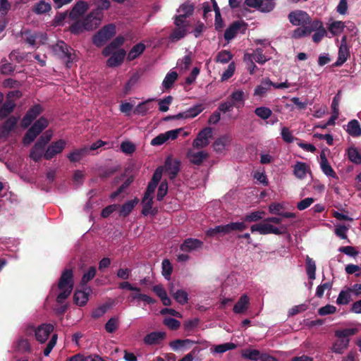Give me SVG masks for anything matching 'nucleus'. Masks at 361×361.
Returning <instances> with one entry per match:
<instances>
[{
  "label": "nucleus",
  "mask_w": 361,
  "mask_h": 361,
  "mask_svg": "<svg viewBox=\"0 0 361 361\" xmlns=\"http://www.w3.org/2000/svg\"><path fill=\"white\" fill-rule=\"evenodd\" d=\"M73 288V271L72 269H66L61 272L58 283L52 286L51 291L54 292L56 289L61 290L56 296V301L59 304H62L69 298Z\"/></svg>",
  "instance_id": "obj_1"
},
{
  "label": "nucleus",
  "mask_w": 361,
  "mask_h": 361,
  "mask_svg": "<svg viewBox=\"0 0 361 361\" xmlns=\"http://www.w3.org/2000/svg\"><path fill=\"white\" fill-rule=\"evenodd\" d=\"M357 331L355 328L336 330L335 335L337 337V340L333 344L332 351L336 354H343L344 350L349 346L350 336L356 334Z\"/></svg>",
  "instance_id": "obj_2"
},
{
  "label": "nucleus",
  "mask_w": 361,
  "mask_h": 361,
  "mask_svg": "<svg viewBox=\"0 0 361 361\" xmlns=\"http://www.w3.org/2000/svg\"><path fill=\"white\" fill-rule=\"evenodd\" d=\"M116 35V27L113 23L107 24L94 35L92 37L93 44L101 47L105 44L108 39Z\"/></svg>",
  "instance_id": "obj_3"
},
{
  "label": "nucleus",
  "mask_w": 361,
  "mask_h": 361,
  "mask_svg": "<svg viewBox=\"0 0 361 361\" xmlns=\"http://www.w3.org/2000/svg\"><path fill=\"white\" fill-rule=\"evenodd\" d=\"M251 233L258 232L262 235L274 233L276 235L284 234L287 233V227L284 225L277 228L269 224H256L251 226Z\"/></svg>",
  "instance_id": "obj_4"
},
{
  "label": "nucleus",
  "mask_w": 361,
  "mask_h": 361,
  "mask_svg": "<svg viewBox=\"0 0 361 361\" xmlns=\"http://www.w3.org/2000/svg\"><path fill=\"white\" fill-rule=\"evenodd\" d=\"M53 51L59 57L66 60V66L69 67L70 63L73 61L72 53L73 49L64 42L60 41L53 46Z\"/></svg>",
  "instance_id": "obj_5"
},
{
  "label": "nucleus",
  "mask_w": 361,
  "mask_h": 361,
  "mask_svg": "<svg viewBox=\"0 0 361 361\" xmlns=\"http://www.w3.org/2000/svg\"><path fill=\"white\" fill-rule=\"evenodd\" d=\"M94 17L92 14L87 15L84 20H76L70 25L69 30L73 35H80L85 30H93L94 25L92 23Z\"/></svg>",
  "instance_id": "obj_6"
},
{
  "label": "nucleus",
  "mask_w": 361,
  "mask_h": 361,
  "mask_svg": "<svg viewBox=\"0 0 361 361\" xmlns=\"http://www.w3.org/2000/svg\"><path fill=\"white\" fill-rule=\"evenodd\" d=\"M43 109L41 104H34L27 110V111L25 113V115L21 119V127L23 129H27V128L31 125V123L36 119V118L40 115Z\"/></svg>",
  "instance_id": "obj_7"
},
{
  "label": "nucleus",
  "mask_w": 361,
  "mask_h": 361,
  "mask_svg": "<svg viewBox=\"0 0 361 361\" xmlns=\"http://www.w3.org/2000/svg\"><path fill=\"white\" fill-rule=\"evenodd\" d=\"M67 145V142L63 139H60L56 141H54L47 148L44 154V159L46 160H51L54 157L61 154Z\"/></svg>",
  "instance_id": "obj_8"
},
{
  "label": "nucleus",
  "mask_w": 361,
  "mask_h": 361,
  "mask_svg": "<svg viewBox=\"0 0 361 361\" xmlns=\"http://www.w3.org/2000/svg\"><path fill=\"white\" fill-rule=\"evenodd\" d=\"M288 17L290 23L294 25H307L310 23V15L302 10L290 11Z\"/></svg>",
  "instance_id": "obj_9"
},
{
  "label": "nucleus",
  "mask_w": 361,
  "mask_h": 361,
  "mask_svg": "<svg viewBox=\"0 0 361 361\" xmlns=\"http://www.w3.org/2000/svg\"><path fill=\"white\" fill-rule=\"evenodd\" d=\"M212 137V129L211 127H205L197 133V137L192 141V146L200 149L209 145V139Z\"/></svg>",
  "instance_id": "obj_10"
},
{
  "label": "nucleus",
  "mask_w": 361,
  "mask_h": 361,
  "mask_svg": "<svg viewBox=\"0 0 361 361\" xmlns=\"http://www.w3.org/2000/svg\"><path fill=\"white\" fill-rule=\"evenodd\" d=\"M180 161L178 159H173L168 157L165 160L164 169L170 180H173L180 173Z\"/></svg>",
  "instance_id": "obj_11"
},
{
  "label": "nucleus",
  "mask_w": 361,
  "mask_h": 361,
  "mask_svg": "<svg viewBox=\"0 0 361 361\" xmlns=\"http://www.w3.org/2000/svg\"><path fill=\"white\" fill-rule=\"evenodd\" d=\"M81 290L75 291L73 301L77 305L84 306L87 303L89 295L92 290L90 286H81Z\"/></svg>",
  "instance_id": "obj_12"
},
{
  "label": "nucleus",
  "mask_w": 361,
  "mask_h": 361,
  "mask_svg": "<svg viewBox=\"0 0 361 361\" xmlns=\"http://www.w3.org/2000/svg\"><path fill=\"white\" fill-rule=\"evenodd\" d=\"M18 122V118L14 116H11L5 120L0 126V137L7 138Z\"/></svg>",
  "instance_id": "obj_13"
},
{
  "label": "nucleus",
  "mask_w": 361,
  "mask_h": 361,
  "mask_svg": "<svg viewBox=\"0 0 361 361\" xmlns=\"http://www.w3.org/2000/svg\"><path fill=\"white\" fill-rule=\"evenodd\" d=\"M54 326L51 324H42L35 330V338L40 343L47 341L49 336L54 331Z\"/></svg>",
  "instance_id": "obj_14"
},
{
  "label": "nucleus",
  "mask_w": 361,
  "mask_h": 361,
  "mask_svg": "<svg viewBox=\"0 0 361 361\" xmlns=\"http://www.w3.org/2000/svg\"><path fill=\"white\" fill-rule=\"evenodd\" d=\"M87 10L88 3L84 1H79L69 13L68 18L71 20H76V19L84 15Z\"/></svg>",
  "instance_id": "obj_15"
},
{
  "label": "nucleus",
  "mask_w": 361,
  "mask_h": 361,
  "mask_svg": "<svg viewBox=\"0 0 361 361\" xmlns=\"http://www.w3.org/2000/svg\"><path fill=\"white\" fill-rule=\"evenodd\" d=\"M204 243L195 238H187L180 246V249L182 252H191L192 250H199L202 247Z\"/></svg>",
  "instance_id": "obj_16"
},
{
  "label": "nucleus",
  "mask_w": 361,
  "mask_h": 361,
  "mask_svg": "<svg viewBox=\"0 0 361 361\" xmlns=\"http://www.w3.org/2000/svg\"><path fill=\"white\" fill-rule=\"evenodd\" d=\"M233 108L240 109L243 107L245 104V93L242 90H235L228 97Z\"/></svg>",
  "instance_id": "obj_17"
},
{
  "label": "nucleus",
  "mask_w": 361,
  "mask_h": 361,
  "mask_svg": "<svg viewBox=\"0 0 361 361\" xmlns=\"http://www.w3.org/2000/svg\"><path fill=\"white\" fill-rule=\"evenodd\" d=\"M126 51L123 49H120L118 51H115L112 55L107 60V66L109 67H117L122 64L125 57Z\"/></svg>",
  "instance_id": "obj_18"
},
{
  "label": "nucleus",
  "mask_w": 361,
  "mask_h": 361,
  "mask_svg": "<svg viewBox=\"0 0 361 361\" xmlns=\"http://www.w3.org/2000/svg\"><path fill=\"white\" fill-rule=\"evenodd\" d=\"M244 24V22L240 21H235L232 23L224 31L225 39L227 42H230V40L233 39Z\"/></svg>",
  "instance_id": "obj_19"
},
{
  "label": "nucleus",
  "mask_w": 361,
  "mask_h": 361,
  "mask_svg": "<svg viewBox=\"0 0 361 361\" xmlns=\"http://www.w3.org/2000/svg\"><path fill=\"white\" fill-rule=\"evenodd\" d=\"M165 337V332L154 331L145 335L143 341L145 344L155 345L160 343L161 341L164 340Z\"/></svg>",
  "instance_id": "obj_20"
},
{
  "label": "nucleus",
  "mask_w": 361,
  "mask_h": 361,
  "mask_svg": "<svg viewBox=\"0 0 361 361\" xmlns=\"http://www.w3.org/2000/svg\"><path fill=\"white\" fill-rule=\"evenodd\" d=\"M44 147L42 146V144L35 142L33 147L31 148L30 152V158L32 159L35 162H39L42 160V158H44V154L45 152Z\"/></svg>",
  "instance_id": "obj_21"
},
{
  "label": "nucleus",
  "mask_w": 361,
  "mask_h": 361,
  "mask_svg": "<svg viewBox=\"0 0 361 361\" xmlns=\"http://www.w3.org/2000/svg\"><path fill=\"white\" fill-rule=\"evenodd\" d=\"M154 99H149L138 104L133 109V112L135 115L145 116L148 111L153 109L152 102Z\"/></svg>",
  "instance_id": "obj_22"
},
{
  "label": "nucleus",
  "mask_w": 361,
  "mask_h": 361,
  "mask_svg": "<svg viewBox=\"0 0 361 361\" xmlns=\"http://www.w3.org/2000/svg\"><path fill=\"white\" fill-rule=\"evenodd\" d=\"M350 55L349 48L347 44H341L338 53V59L334 63V66L338 67L343 66Z\"/></svg>",
  "instance_id": "obj_23"
},
{
  "label": "nucleus",
  "mask_w": 361,
  "mask_h": 361,
  "mask_svg": "<svg viewBox=\"0 0 361 361\" xmlns=\"http://www.w3.org/2000/svg\"><path fill=\"white\" fill-rule=\"evenodd\" d=\"M187 157L192 164L200 166L204 159L208 158L209 154L204 151L193 152L190 150L187 153Z\"/></svg>",
  "instance_id": "obj_24"
},
{
  "label": "nucleus",
  "mask_w": 361,
  "mask_h": 361,
  "mask_svg": "<svg viewBox=\"0 0 361 361\" xmlns=\"http://www.w3.org/2000/svg\"><path fill=\"white\" fill-rule=\"evenodd\" d=\"M250 304V298L246 295H242L235 304L233 311L237 314L244 313L247 310L248 305Z\"/></svg>",
  "instance_id": "obj_25"
},
{
  "label": "nucleus",
  "mask_w": 361,
  "mask_h": 361,
  "mask_svg": "<svg viewBox=\"0 0 361 361\" xmlns=\"http://www.w3.org/2000/svg\"><path fill=\"white\" fill-rule=\"evenodd\" d=\"M145 49L146 45L142 42L133 45L127 54V60L133 61L138 58L139 56L145 51Z\"/></svg>",
  "instance_id": "obj_26"
},
{
  "label": "nucleus",
  "mask_w": 361,
  "mask_h": 361,
  "mask_svg": "<svg viewBox=\"0 0 361 361\" xmlns=\"http://www.w3.org/2000/svg\"><path fill=\"white\" fill-rule=\"evenodd\" d=\"M321 158V168L324 173L325 175L332 177V178H338L336 173L329 164L328 159L326 157V155L324 152L320 154Z\"/></svg>",
  "instance_id": "obj_27"
},
{
  "label": "nucleus",
  "mask_w": 361,
  "mask_h": 361,
  "mask_svg": "<svg viewBox=\"0 0 361 361\" xmlns=\"http://www.w3.org/2000/svg\"><path fill=\"white\" fill-rule=\"evenodd\" d=\"M346 131L353 137H360L361 126L358 121L355 118L350 120L347 125Z\"/></svg>",
  "instance_id": "obj_28"
},
{
  "label": "nucleus",
  "mask_w": 361,
  "mask_h": 361,
  "mask_svg": "<svg viewBox=\"0 0 361 361\" xmlns=\"http://www.w3.org/2000/svg\"><path fill=\"white\" fill-rule=\"evenodd\" d=\"M16 107V104L13 100H6L0 108V119L8 117L14 111Z\"/></svg>",
  "instance_id": "obj_29"
},
{
  "label": "nucleus",
  "mask_w": 361,
  "mask_h": 361,
  "mask_svg": "<svg viewBox=\"0 0 361 361\" xmlns=\"http://www.w3.org/2000/svg\"><path fill=\"white\" fill-rule=\"evenodd\" d=\"M87 147H84L70 152L69 154H68L67 157L71 162H79L81 161L84 156L87 154Z\"/></svg>",
  "instance_id": "obj_30"
},
{
  "label": "nucleus",
  "mask_w": 361,
  "mask_h": 361,
  "mask_svg": "<svg viewBox=\"0 0 361 361\" xmlns=\"http://www.w3.org/2000/svg\"><path fill=\"white\" fill-rule=\"evenodd\" d=\"M305 270L310 279H316L317 264L314 260L310 258L309 255H307L305 259Z\"/></svg>",
  "instance_id": "obj_31"
},
{
  "label": "nucleus",
  "mask_w": 361,
  "mask_h": 361,
  "mask_svg": "<svg viewBox=\"0 0 361 361\" xmlns=\"http://www.w3.org/2000/svg\"><path fill=\"white\" fill-rule=\"evenodd\" d=\"M139 200L137 198H135L133 200L128 201L120 207L119 215L122 217H127L128 215L134 209V207L138 203Z\"/></svg>",
  "instance_id": "obj_32"
},
{
  "label": "nucleus",
  "mask_w": 361,
  "mask_h": 361,
  "mask_svg": "<svg viewBox=\"0 0 361 361\" xmlns=\"http://www.w3.org/2000/svg\"><path fill=\"white\" fill-rule=\"evenodd\" d=\"M247 228V226L245 224L244 220L240 221H231V223L226 224V234H229L233 231L242 232Z\"/></svg>",
  "instance_id": "obj_33"
},
{
  "label": "nucleus",
  "mask_w": 361,
  "mask_h": 361,
  "mask_svg": "<svg viewBox=\"0 0 361 361\" xmlns=\"http://www.w3.org/2000/svg\"><path fill=\"white\" fill-rule=\"evenodd\" d=\"M51 9V4L44 0H41L39 2L35 4L32 8L34 13L37 15H42L47 13Z\"/></svg>",
  "instance_id": "obj_34"
},
{
  "label": "nucleus",
  "mask_w": 361,
  "mask_h": 361,
  "mask_svg": "<svg viewBox=\"0 0 361 361\" xmlns=\"http://www.w3.org/2000/svg\"><path fill=\"white\" fill-rule=\"evenodd\" d=\"M195 343V341L190 339H177L169 343V346L173 350H177L182 348H190Z\"/></svg>",
  "instance_id": "obj_35"
},
{
  "label": "nucleus",
  "mask_w": 361,
  "mask_h": 361,
  "mask_svg": "<svg viewBox=\"0 0 361 361\" xmlns=\"http://www.w3.org/2000/svg\"><path fill=\"white\" fill-rule=\"evenodd\" d=\"M308 170V166L302 161H297L293 167V174L299 178H304Z\"/></svg>",
  "instance_id": "obj_36"
},
{
  "label": "nucleus",
  "mask_w": 361,
  "mask_h": 361,
  "mask_svg": "<svg viewBox=\"0 0 361 361\" xmlns=\"http://www.w3.org/2000/svg\"><path fill=\"white\" fill-rule=\"evenodd\" d=\"M264 216V212L263 211H255L251 213H248L244 215L243 217L241 218L242 220L245 221V224L246 222H257L262 219Z\"/></svg>",
  "instance_id": "obj_37"
},
{
  "label": "nucleus",
  "mask_w": 361,
  "mask_h": 361,
  "mask_svg": "<svg viewBox=\"0 0 361 361\" xmlns=\"http://www.w3.org/2000/svg\"><path fill=\"white\" fill-rule=\"evenodd\" d=\"M218 234L219 235H226V225H219L216 226L213 228H209L207 231H205V235L207 238H214Z\"/></svg>",
  "instance_id": "obj_38"
},
{
  "label": "nucleus",
  "mask_w": 361,
  "mask_h": 361,
  "mask_svg": "<svg viewBox=\"0 0 361 361\" xmlns=\"http://www.w3.org/2000/svg\"><path fill=\"white\" fill-rule=\"evenodd\" d=\"M186 27H176L172 30L171 35H169V39L172 42H178L180 39L183 38L186 35Z\"/></svg>",
  "instance_id": "obj_39"
},
{
  "label": "nucleus",
  "mask_w": 361,
  "mask_h": 361,
  "mask_svg": "<svg viewBox=\"0 0 361 361\" xmlns=\"http://www.w3.org/2000/svg\"><path fill=\"white\" fill-rule=\"evenodd\" d=\"M49 126L48 119L41 116L39 118L37 119L36 121L33 123L32 127L34 128V130L38 134V136L40 133L47 128Z\"/></svg>",
  "instance_id": "obj_40"
},
{
  "label": "nucleus",
  "mask_w": 361,
  "mask_h": 361,
  "mask_svg": "<svg viewBox=\"0 0 361 361\" xmlns=\"http://www.w3.org/2000/svg\"><path fill=\"white\" fill-rule=\"evenodd\" d=\"M97 269L94 267L89 268L87 271L85 272L80 279V286H88L87 283L93 279L96 275Z\"/></svg>",
  "instance_id": "obj_41"
},
{
  "label": "nucleus",
  "mask_w": 361,
  "mask_h": 361,
  "mask_svg": "<svg viewBox=\"0 0 361 361\" xmlns=\"http://www.w3.org/2000/svg\"><path fill=\"white\" fill-rule=\"evenodd\" d=\"M352 289L348 288L346 290H341L336 299V304L338 305H348L351 300L350 293Z\"/></svg>",
  "instance_id": "obj_42"
},
{
  "label": "nucleus",
  "mask_w": 361,
  "mask_h": 361,
  "mask_svg": "<svg viewBox=\"0 0 361 361\" xmlns=\"http://www.w3.org/2000/svg\"><path fill=\"white\" fill-rule=\"evenodd\" d=\"M347 154L350 161L355 164H361V154L355 147H349L347 149Z\"/></svg>",
  "instance_id": "obj_43"
},
{
  "label": "nucleus",
  "mask_w": 361,
  "mask_h": 361,
  "mask_svg": "<svg viewBox=\"0 0 361 361\" xmlns=\"http://www.w3.org/2000/svg\"><path fill=\"white\" fill-rule=\"evenodd\" d=\"M21 36L25 43L31 46L35 45V40L37 38L35 32H32L29 30H25L21 31Z\"/></svg>",
  "instance_id": "obj_44"
},
{
  "label": "nucleus",
  "mask_w": 361,
  "mask_h": 361,
  "mask_svg": "<svg viewBox=\"0 0 361 361\" xmlns=\"http://www.w3.org/2000/svg\"><path fill=\"white\" fill-rule=\"evenodd\" d=\"M194 11V6L192 3L185 2L180 6L178 12L182 15H185V18L192 15Z\"/></svg>",
  "instance_id": "obj_45"
},
{
  "label": "nucleus",
  "mask_w": 361,
  "mask_h": 361,
  "mask_svg": "<svg viewBox=\"0 0 361 361\" xmlns=\"http://www.w3.org/2000/svg\"><path fill=\"white\" fill-rule=\"evenodd\" d=\"M251 56V58L257 61L259 64H264L267 61V57L264 54V51L261 48L255 49L252 54H247Z\"/></svg>",
  "instance_id": "obj_46"
},
{
  "label": "nucleus",
  "mask_w": 361,
  "mask_h": 361,
  "mask_svg": "<svg viewBox=\"0 0 361 361\" xmlns=\"http://www.w3.org/2000/svg\"><path fill=\"white\" fill-rule=\"evenodd\" d=\"M38 136V134L34 130L32 126L30 128L26 131L23 137V143L24 145H29L33 142L35 138Z\"/></svg>",
  "instance_id": "obj_47"
},
{
  "label": "nucleus",
  "mask_w": 361,
  "mask_h": 361,
  "mask_svg": "<svg viewBox=\"0 0 361 361\" xmlns=\"http://www.w3.org/2000/svg\"><path fill=\"white\" fill-rule=\"evenodd\" d=\"M178 73L176 72H170L168 73L165 75V79L164 80L162 85L165 89H170L171 88L173 83L177 80L178 78Z\"/></svg>",
  "instance_id": "obj_48"
},
{
  "label": "nucleus",
  "mask_w": 361,
  "mask_h": 361,
  "mask_svg": "<svg viewBox=\"0 0 361 361\" xmlns=\"http://www.w3.org/2000/svg\"><path fill=\"white\" fill-rule=\"evenodd\" d=\"M142 203L143 204L142 209L141 211V213L146 216V215L149 214L150 212L152 214H154L157 212V210L153 209V197H149L147 201H143V199L142 200Z\"/></svg>",
  "instance_id": "obj_49"
},
{
  "label": "nucleus",
  "mask_w": 361,
  "mask_h": 361,
  "mask_svg": "<svg viewBox=\"0 0 361 361\" xmlns=\"http://www.w3.org/2000/svg\"><path fill=\"white\" fill-rule=\"evenodd\" d=\"M254 112L255 113V115L257 116L264 120L270 118L271 116L272 115L271 109L264 106L256 108Z\"/></svg>",
  "instance_id": "obj_50"
},
{
  "label": "nucleus",
  "mask_w": 361,
  "mask_h": 361,
  "mask_svg": "<svg viewBox=\"0 0 361 361\" xmlns=\"http://www.w3.org/2000/svg\"><path fill=\"white\" fill-rule=\"evenodd\" d=\"M344 28L342 21H334L329 25V30L333 36L338 35Z\"/></svg>",
  "instance_id": "obj_51"
},
{
  "label": "nucleus",
  "mask_w": 361,
  "mask_h": 361,
  "mask_svg": "<svg viewBox=\"0 0 361 361\" xmlns=\"http://www.w3.org/2000/svg\"><path fill=\"white\" fill-rule=\"evenodd\" d=\"M162 275L166 279H169L173 272V267L169 259H164L161 263Z\"/></svg>",
  "instance_id": "obj_52"
},
{
  "label": "nucleus",
  "mask_w": 361,
  "mask_h": 361,
  "mask_svg": "<svg viewBox=\"0 0 361 361\" xmlns=\"http://www.w3.org/2000/svg\"><path fill=\"white\" fill-rule=\"evenodd\" d=\"M15 66L10 63V62H7L6 59H2L0 63V71L1 73L3 75H9L15 71Z\"/></svg>",
  "instance_id": "obj_53"
},
{
  "label": "nucleus",
  "mask_w": 361,
  "mask_h": 361,
  "mask_svg": "<svg viewBox=\"0 0 361 361\" xmlns=\"http://www.w3.org/2000/svg\"><path fill=\"white\" fill-rule=\"evenodd\" d=\"M227 142L228 138L225 136L217 138L213 143L214 150L216 152H223L225 149V146L226 145Z\"/></svg>",
  "instance_id": "obj_54"
},
{
  "label": "nucleus",
  "mask_w": 361,
  "mask_h": 361,
  "mask_svg": "<svg viewBox=\"0 0 361 361\" xmlns=\"http://www.w3.org/2000/svg\"><path fill=\"white\" fill-rule=\"evenodd\" d=\"M173 298L180 305H185L188 301V295L184 290H177Z\"/></svg>",
  "instance_id": "obj_55"
},
{
  "label": "nucleus",
  "mask_w": 361,
  "mask_h": 361,
  "mask_svg": "<svg viewBox=\"0 0 361 361\" xmlns=\"http://www.w3.org/2000/svg\"><path fill=\"white\" fill-rule=\"evenodd\" d=\"M310 35V30L307 29V25H301V27H298L293 30L292 37L299 39Z\"/></svg>",
  "instance_id": "obj_56"
},
{
  "label": "nucleus",
  "mask_w": 361,
  "mask_h": 361,
  "mask_svg": "<svg viewBox=\"0 0 361 361\" xmlns=\"http://www.w3.org/2000/svg\"><path fill=\"white\" fill-rule=\"evenodd\" d=\"M236 347H237L236 344L234 343H232V342L224 343L222 344H218L215 347L214 351L216 353L221 354V353H224V352H226L227 350L235 349V348H236Z\"/></svg>",
  "instance_id": "obj_57"
},
{
  "label": "nucleus",
  "mask_w": 361,
  "mask_h": 361,
  "mask_svg": "<svg viewBox=\"0 0 361 361\" xmlns=\"http://www.w3.org/2000/svg\"><path fill=\"white\" fill-rule=\"evenodd\" d=\"M135 145L130 141H123L120 145V149L122 152L127 154H131L135 151Z\"/></svg>",
  "instance_id": "obj_58"
},
{
  "label": "nucleus",
  "mask_w": 361,
  "mask_h": 361,
  "mask_svg": "<svg viewBox=\"0 0 361 361\" xmlns=\"http://www.w3.org/2000/svg\"><path fill=\"white\" fill-rule=\"evenodd\" d=\"M173 102V97L171 95L165 97L163 99L159 100V106L160 111H167L169 109V105Z\"/></svg>",
  "instance_id": "obj_59"
},
{
  "label": "nucleus",
  "mask_w": 361,
  "mask_h": 361,
  "mask_svg": "<svg viewBox=\"0 0 361 361\" xmlns=\"http://www.w3.org/2000/svg\"><path fill=\"white\" fill-rule=\"evenodd\" d=\"M204 108L202 104H197L194 105L192 107L186 110L188 118H194L199 115L200 112H202Z\"/></svg>",
  "instance_id": "obj_60"
},
{
  "label": "nucleus",
  "mask_w": 361,
  "mask_h": 361,
  "mask_svg": "<svg viewBox=\"0 0 361 361\" xmlns=\"http://www.w3.org/2000/svg\"><path fill=\"white\" fill-rule=\"evenodd\" d=\"M163 323L166 326L172 330H177L180 326L179 320L171 317L165 318Z\"/></svg>",
  "instance_id": "obj_61"
},
{
  "label": "nucleus",
  "mask_w": 361,
  "mask_h": 361,
  "mask_svg": "<svg viewBox=\"0 0 361 361\" xmlns=\"http://www.w3.org/2000/svg\"><path fill=\"white\" fill-rule=\"evenodd\" d=\"M276 6V3L271 1L262 0V3L259 4V10L262 12L271 11Z\"/></svg>",
  "instance_id": "obj_62"
},
{
  "label": "nucleus",
  "mask_w": 361,
  "mask_h": 361,
  "mask_svg": "<svg viewBox=\"0 0 361 361\" xmlns=\"http://www.w3.org/2000/svg\"><path fill=\"white\" fill-rule=\"evenodd\" d=\"M168 191V183L166 180L162 181L159 186L157 198L158 201H161L166 195Z\"/></svg>",
  "instance_id": "obj_63"
},
{
  "label": "nucleus",
  "mask_w": 361,
  "mask_h": 361,
  "mask_svg": "<svg viewBox=\"0 0 361 361\" xmlns=\"http://www.w3.org/2000/svg\"><path fill=\"white\" fill-rule=\"evenodd\" d=\"M233 55L229 51L224 50L219 51L217 54V61L227 63L231 60Z\"/></svg>",
  "instance_id": "obj_64"
}]
</instances>
